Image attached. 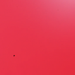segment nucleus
<instances>
[{
  "instance_id": "obj_1",
  "label": "nucleus",
  "mask_w": 75,
  "mask_h": 75,
  "mask_svg": "<svg viewBox=\"0 0 75 75\" xmlns=\"http://www.w3.org/2000/svg\"><path fill=\"white\" fill-rule=\"evenodd\" d=\"M13 56H14V57H15V55H13Z\"/></svg>"
}]
</instances>
